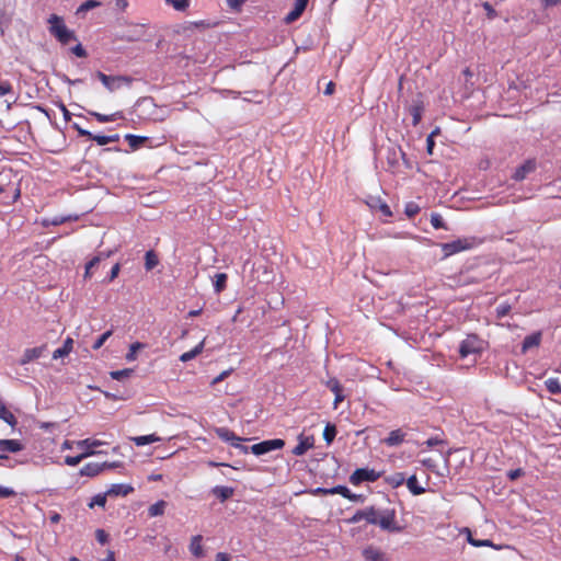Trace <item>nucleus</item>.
Returning a JSON list of instances; mask_svg holds the SVG:
<instances>
[{
  "label": "nucleus",
  "mask_w": 561,
  "mask_h": 561,
  "mask_svg": "<svg viewBox=\"0 0 561 561\" xmlns=\"http://www.w3.org/2000/svg\"><path fill=\"white\" fill-rule=\"evenodd\" d=\"M363 517L369 524L378 525L383 530L399 531L396 525V514L393 510H375L373 507L363 511Z\"/></svg>",
  "instance_id": "nucleus-1"
},
{
  "label": "nucleus",
  "mask_w": 561,
  "mask_h": 561,
  "mask_svg": "<svg viewBox=\"0 0 561 561\" xmlns=\"http://www.w3.org/2000/svg\"><path fill=\"white\" fill-rule=\"evenodd\" d=\"M483 243V239L478 237H463L458 238L451 242H446L440 244L442 252L444 257L451 256L462 251H468L474 249Z\"/></svg>",
  "instance_id": "nucleus-2"
},
{
  "label": "nucleus",
  "mask_w": 561,
  "mask_h": 561,
  "mask_svg": "<svg viewBox=\"0 0 561 561\" xmlns=\"http://www.w3.org/2000/svg\"><path fill=\"white\" fill-rule=\"evenodd\" d=\"M48 23L50 34L62 45H66L71 41H77L75 32L66 26L62 18L51 14L48 19Z\"/></svg>",
  "instance_id": "nucleus-3"
},
{
  "label": "nucleus",
  "mask_w": 561,
  "mask_h": 561,
  "mask_svg": "<svg viewBox=\"0 0 561 561\" xmlns=\"http://www.w3.org/2000/svg\"><path fill=\"white\" fill-rule=\"evenodd\" d=\"M380 478V473L369 468L356 469L350 477V482L353 485H358L362 482H374Z\"/></svg>",
  "instance_id": "nucleus-4"
},
{
  "label": "nucleus",
  "mask_w": 561,
  "mask_h": 561,
  "mask_svg": "<svg viewBox=\"0 0 561 561\" xmlns=\"http://www.w3.org/2000/svg\"><path fill=\"white\" fill-rule=\"evenodd\" d=\"M284 445H285V442L283 439L275 438V439L264 440L259 444H254L253 446H251L250 449L254 455L261 456V455L267 454L272 450L280 449L284 447Z\"/></svg>",
  "instance_id": "nucleus-5"
},
{
  "label": "nucleus",
  "mask_w": 561,
  "mask_h": 561,
  "mask_svg": "<svg viewBox=\"0 0 561 561\" xmlns=\"http://www.w3.org/2000/svg\"><path fill=\"white\" fill-rule=\"evenodd\" d=\"M23 445L18 439H0V459L8 458L5 453H19Z\"/></svg>",
  "instance_id": "nucleus-6"
},
{
  "label": "nucleus",
  "mask_w": 561,
  "mask_h": 561,
  "mask_svg": "<svg viewBox=\"0 0 561 561\" xmlns=\"http://www.w3.org/2000/svg\"><path fill=\"white\" fill-rule=\"evenodd\" d=\"M96 77L102 81V83L110 90L113 91L117 87H119L121 82L129 83V79L126 77H111L105 73L98 71Z\"/></svg>",
  "instance_id": "nucleus-7"
},
{
  "label": "nucleus",
  "mask_w": 561,
  "mask_h": 561,
  "mask_svg": "<svg viewBox=\"0 0 561 561\" xmlns=\"http://www.w3.org/2000/svg\"><path fill=\"white\" fill-rule=\"evenodd\" d=\"M438 453H439L440 456H443L444 461H445V469L444 470H438L437 467H436L435 461L432 458H423L421 460V462H422V465L424 467H426L427 469L432 470L437 476L445 477L448 473V466L447 465H448L449 451L444 455V453L439 449Z\"/></svg>",
  "instance_id": "nucleus-8"
},
{
  "label": "nucleus",
  "mask_w": 561,
  "mask_h": 561,
  "mask_svg": "<svg viewBox=\"0 0 561 561\" xmlns=\"http://www.w3.org/2000/svg\"><path fill=\"white\" fill-rule=\"evenodd\" d=\"M483 341L477 335H468L461 343L459 351H483Z\"/></svg>",
  "instance_id": "nucleus-9"
},
{
  "label": "nucleus",
  "mask_w": 561,
  "mask_h": 561,
  "mask_svg": "<svg viewBox=\"0 0 561 561\" xmlns=\"http://www.w3.org/2000/svg\"><path fill=\"white\" fill-rule=\"evenodd\" d=\"M312 447H313V437L299 435L298 445L293 449V454L296 456H302Z\"/></svg>",
  "instance_id": "nucleus-10"
},
{
  "label": "nucleus",
  "mask_w": 561,
  "mask_h": 561,
  "mask_svg": "<svg viewBox=\"0 0 561 561\" xmlns=\"http://www.w3.org/2000/svg\"><path fill=\"white\" fill-rule=\"evenodd\" d=\"M365 561H388L383 551L375 547H367L363 551Z\"/></svg>",
  "instance_id": "nucleus-11"
},
{
  "label": "nucleus",
  "mask_w": 561,
  "mask_h": 561,
  "mask_svg": "<svg viewBox=\"0 0 561 561\" xmlns=\"http://www.w3.org/2000/svg\"><path fill=\"white\" fill-rule=\"evenodd\" d=\"M536 169V162L534 160H527L519 168L516 169L513 179L516 181H522L526 178V175Z\"/></svg>",
  "instance_id": "nucleus-12"
},
{
  "label": "nucleus",
  "mask_w": 561,
  "mask_h": 561,
  "mask_svg": "<svg viewBox=\"0 0 561 561\" xmlns=\"http://www.w3.org/2000/svg\"><path fill=\"white\" fill-rule=\"evenodd\" d=\"M405 438V433L402 430H393L389 433L388 437H386L382 443H385L389 447L399 446L403 443Z\"/></svg>",
  "instance_id": "nucleus-13"
},
{
  "label": "nucleus",
  "mask_w": 561,
  "mask_h": 561,
  "mask_svg": "<svg viewBox=\"0 0 561 561\" xmlns=\"http://www.w3.org/2000/svg\"><path fill=\"white\" fill-rule=\"evenodd\" d=\"M476 354L477 353H459V355L455 359V364L459 368H468L476 364V362H477Z\"/></svg>",
  "instance_id": "nucleus-14"
},
{
  "label": "nucleus",
  "mask_w": 561,
  "mask_h": 561,
  "mask_svg": "<svg viewBox=\"0 0 561 561\" xmlns=\"http://www.w3.org/2000/svg\"><path fill=\"white\" fill-rule=\"evenodd\" d=\"M542 334L540 331L534 332L527 335L523 341L522 351H528L529 348H535L540 345Z\"/></svg>",
  "instance_id": "nucleus-15"
},
{
  "label": "nucleus",
  "mask_w": 561,
  "mask_h": 561,
  "mask_svg": "<svg viewBox=\"0 0 561 561\" xmlns=\"http://www.w3.org/2000/svg\"><path fill=\"white\" fill-rule=\"evenodd\" d=\"M190 552L197 559H201L204 557V549L202 545V536L196 535L192 537L190 546H188Z\"/></svg>",
  "instance_id": "nucleus-16"
},
{
  "label": "nucleus",
  "mask_w": 561,
  "mask_h": 561,
  "mask_svg": "<svg viewBox=\"0 0 561 561\" xmlns=\"http://www.w3.org/2000/svg\"><path fill=\"white\" fill-rule=\"evenodd\" d=\"M327 386L335 394L334 408H336L337 404L344 400V396L342 393V387H341L340 382L337 381V379H335V378L328 380Z\"/></svg>",
  "instance_id": "nucleus-17"
},
{
  "label": "nucleus",
  "mask_w": 561,
  "mask_h": 561,
  "mask_svg": "<svg viewBox=\"0 0 561 561\" xmlns=\"http://www.w3.org/2000/svg\"><path fill=\"white\" fill-rule=\"evenodd\" d=\"M102 470H103V465H100V463H98V462H89V463H85V465L80 469V474H81V476H87V477H95V476H98Z\"/></svg>",
  "instance_id": "nucleus-18"
},
{
  "label": "nucleus",
  "mask_w": 561,
  "mask_h": 561,
  "mask_svg": "<svg viewBox=\"0 0 561 561\" xmlns=\"http://www.w3.org/2000/svg\"><path fill=\"white\" fill-rule=\"evenodd\" d=\"M96 454H100V451L98 450H92V449H89L87 451H83L81 455H78V456H66L65 457V463L68 465V466H77L78 463L81 462L82 459L89 457V456H92V455H96Z\"/></svg>",
  "instance_id": "nucleus-19"
},
{
  "label": "nucleus",
  "mask_w": 561,
  "mask_h": 561,
  "mask_svg": "<svg viewBox=\"0 0 561 561\" xmlns=\"http://www.w3.org/2000/svg\"><path fill=\"white\" fill-rule=\"evenodd\" d=\"M0 419L12 427H14L18 423L14 414L5 407L2 401H0Z\"/></svg>",
  "instance_id": "nucleus-20"
},
{
  "label": "nucleus",
  "mask_w": 561,
  "mask_h": 561,
  "mask_svg": "<svg viewBox=\"0 0 561 561\" xmlns=\"http://www.w3.org/2000/svg\"><path fill=\"white\" fill-rule=\"evenodd\" d=\"M160 263L159 255L153 251L149 250L145 254V268L147 271H152Z\"/></svg>",
  "instance_id": "nucleus-21"
},
{
  "label": "nucleus",
  "mask_w": 561,
  "mask_h": 561,
  "mask_svg": "<svg viewBox=\"0 0 561 561\" xmlns=\"http://www.w3.org/2000/svg\"><path fill=\"white\" fill-rule=\"evenodd\" d=\"M216 434L219 438H221L225 442L236 443V442H242L243 439L236 436L233 432L226 427H219L216 428Z\"/></svg>",
  "instance_id": "nucleus-22"
},
{
  "label": "nucleus",
  "mask_w": 561,
  "mask_h": 561,
  "mask_svg": "<svg viewBox=\"0 0 561 561\" xmlns=\"http://www.w3.org/2000/svg\"><path fill=\"white\" fill-rule=\"evenodd\" d=\"M407 486L414 495H421L425 492V488L419 484L417 478L414 474L407 480Z\"/></svg>",
  "instance_id": "nucleus-23"
},
{
  "label": "nucleus",
  "mask_w": 561,
  "mask_h": 561,
  "mask_svg": "<svg viewBox=\"0 0 561 561\" xmlns=\"http://www.w3.org/2000/svg\"><path fill=\"white\" fill-rule=\"evenodd\" d=\"M108 256V253H99L95 255L87 265H85V273L84 277H90L92 274V270L98 266L102 260L106 259Z\"/></svg>",
  "instance_id": "nucleus-24"
},
{
  "label": "nucleus",
  "mask_w": 561,
  "mask_h": 561,
  "mask_svg": "<svg viewBox=\"0 0 561 561\" xmlns=\"http://www.w3.org/2000/svg\"><path fill=\"white\" fill-rule=\"evenodd\" d=\"M228 276L226 273H217L214 279V289L217 294L221 293L227 287Z\"/></svg>",
  "instance_id": "nucleus-25"
},
{
  "label": "nucleus",
  "mask_w": 561,
  "mask_h": 561,
  "mask_svg": "<svg viewBox=\"0 0 561 561\" xmlns=\"http://www.w3.org/2000/svg\"><path fill=\"white\" fill-rule=\"evenodd\" d=\"M90 139H93L96 141L99 146H105L111 142H116L119 139V136L117 134L111 135V136H103V135H93Z\"/></svg>",
  "instance_id": "nucleus-26"
},
{
  "label": "nucleus",
  "mask_w": 561,
  "mask_h": 561,
  "mask_svg": "<svg viewBox=\"0 0 561 561\" xmlns=\"http://www.w3.org/2000/svg\"><path fill=\"white\" fill-rule=\"evenodd\" d=\"M233 489L230 486H216L213 490V493L220 499L221 501H225L233 495Z\"/></svg>",
  "instance_id": "nucleus-27"
},
{
  "label": "nucleus",
  "mask_w": 561,
  "mask_h": 561,
  "mask_svg": "<svg viewBox=\"0 0 561 561\" xmlns=\"http://www.w3.org/2000/svg\"><path fill=\"white\" fill-rule=\"evenodd\" d=\"M165 506H167L165 501H162V500L158 501L157 503L149 506L148 514L151 517L160 516L164 513Z\"/></svg>",
  "instance_id": "nucleus-28"
},
{
  "label": "nucleus",
  "mask_w": 561,
  "mask_h": 561,
  "mask_svg": "<svg viewBox=\"0 0 561 561\" xmlns=\"http://www.w3.org/2000/svg\"><path fill=\"white\" fill-rule=\"evenodd\" d=\"M412 116L413 126H417L422 119L423 106L421 104H414L409 108Z\"/></svg>",
  "instance_id": "nucleus-29"
},
{
  "label": "nucleus",
  "mask_w": 561,
  "mask_h": 561,
  "mask_svg": "<svg viewBox=\"0 0 561 561\" xmlns=\"http://www.w3.org/2000/svg\"><path fill=\"white\" fill-rule=\"evenodd\" d=\"M104 444H105V442H102L100 439H92V438H87V439L77 442V446H87V450H89V449L95 450V448H98Z\"/></svg>",
  "instance_id": "nucleus-30"
},
{
  "label": "nucleus",
  "mask_w": 561,
  "mask_h": 561,
  "mask_svg": "<svg viewBox=\"0 0 561 561\" xmlns=\"http://www.w3.org/2000/svg\"><path fill=\"white\" fill-rule=\"evenodd\" d=\"M443 444H444V442L442 439H439L438 437L430 438L421 445L422 448H421L420 454H424L427 451L428 448L442 446Z\"/></svg>",
  "instance_id": "nucleus-31"
},
{
  "label": "nucleus",
  "mask_w": 561,
  "mask_h": 561,
  "mask_svg": "<svg viewBox=\"0 0 561 561\" xmlns=\"http://www.w3.org/2000/svg\"><path fill=\"white\" fill-rule=\"evenodd\" d=\"M176 11H185L190 5V0H165Z\"/></svg>",
  "instance_id": "nucleus-32"
},
{
  "label": "nucleus",
  "mask_w": 561,
  "mask_h": 561,
  "mask_svg": "<svg viewBox=\"0 0 561 561\" xmlns=\"http://www.w3.org/2000/svg\"><path fill=\"white\" fill-rule=\"evenodd\" d=\"M371 207L378 209L386 217L392 216V211H391L390 207L388 206V204L380 199H378L376 202V204L371 205Z\"/></svg>",
  "instance_id": "nucleus-33"
},
{
  "label": "nucleus",
  "mask_w": 561,
  "mask_h": 561,
  "mask_svg": "<svg viewBox=\"0 0 561 561\" xmlns=\"http://www.w3.org/2000/svg\"><path fill=\"white\" fill-rule=\"evenodd\" d=\"M546 387L550 393H561V385L558 379L550 378L546 380Z\"/></svg>",
  "instance_id": "nucleus-34"
},
{
  "label": "nucleus",
  "mask_w": 561,
  "mask_h": 561,
  "mask_svg": "<svg viewBox=\"0 0 561 561\" xmlns=\"http://www.w3.org/2000/svg\"><path fill=\"white\" fill-rule=\"evenodd\" d=\"M101 5V2L100 1H96V0H87L84 1L79 8H78V11L77 13H82V12H87L91 9H94L96 7H100Z\"/></svg>",
  "instance_id": "nucleus-35"
},
{
  "label": "nucleus",
  "mask_w": 561,
  "mask_h": 561,
  "mask_svg": "<svg viewBox=\"0 0 561 561\" xmlns=\"http://www.w3.org/2000/svg\"><path fill=\"white\" fill-rule=\"evenodd\" d=\"M511 310H512V306L507 302H503L496 307V310H495L496 317L499 319H502V318L506 317Z\"/></svg>",
  "instance_id": "nucleus-36"
},
{
  "label": "nucleus",
  "mask_w": 561,
  "mask_h": 561,
  "mask_svg": "<svg viewBox=\"0 0 561 561\" xmlns=\"http://www.w3.org/2000/svg\"><path fill=\"white\" fill-rule=\"evenodd\" d=\"M336 435V430L334 425L328 424L323 432V437L328 444H330Z\"/></svg>",
  "instance_id": "nucleus-37"
},
{
  "label": "nucleus",
  "mask_w": 561,
  "mask_h": 561,
  "mask_svg": "<svg viewBox=\"0 0 561 561\" xmlns=\"http://www.w3.org/2000/svg\"><path fill=\"white\" fill-rule=\"evenodd\" d=\"M90 114L94 116L100 123L114 122L117 116V114L104 115L98 112H90Z\"/></svg>",
  "instance_id": "nucleus-38"
},
{
  "label": "nucleus",
  "mask_w": 561,
  "mask_h": 561,
  "mask_svg": "<svg viewBox=\"0 0 561 561\" xmlns=\"http://www.w3.org/2000/svg\"><path fill=\"white\" fill-rule=\"evenodd\" d=\"M112 334L111 331H106L104 332L103 334H101L92 344V348L94 351L101 348L104 344V342L110 337V335Z\"/></svg>",
  "instance_id": "nucleus-39"
},
{
  "label": "nucleus",
  "mask_w": 561,
  "mask_h": 561,
  "mask_svg": "<svg viewBox=\"0 0 561 561\" xmlns=\"http://www.w3.org/2000/svg\"><path fill=\"white\" fill-rule=\"evenodd\" d=\"M133 371V369L126 368L122 370H113L110 373V375L113 379L122 380L123 378L130 376Z\"/></svg>",
  "instance_id": "nucleus-40"
},
{
  "label": "nucleus",
  "mask_w": 561,
  "mask_h": 561,
  "mask_svg": "<svg viewBox=\"0 0 561 561\" xmlns=\"http://www.w3.org/2000/svg\"><path fill=\"white\" fill-rule=\"evenodd\" d=\"M108 494H96L95 496H93V499H92L91 503L89 504V506L91 508L94 507L95 505L104 507L105 503H106V496Z\"/></svg>",
  "instance_id": "nucleus-41"
},
{
  "label": "nucleus",
  "mask_w": 561,
  "mask_h": 561,
  "mask_svg": "<svg viewBox=\"0 0 561 561\" xmlns=\"http://www.w3.org/2000/svg\"><path fill=\"white\" fill-rule=\"evenodd\" d=\"M128 488L125 486V485H122V484H116V485H113L107 494L108 495H112V494H115V495H118V494H123V495H126L128 493Z\"/></svg>",
  "instance_id": "nucleus-42"
},
{
  "label": "nucleus",
  "mask_w": 561,
  "mask_h": 561,
  "mask_svg": "<svg viewBox=\"0 0 561 561\" xmlns=\"http://www.w3.org/2000/svg\"><path fill=\"white\" fill-rule=\"evenodd\" d=\"M431 224L435 229H445V224L443 221V218L438 214H433L431 217Z\"/></svg>",
  "instance_id": "nucleus-43"
},
{
  "label": "nucleus",
  "mask_w": 561,
  "mask_h": 561,
  "mask_svg": "<svg viewBox=\"0 0 561 561\" xmlns=\"http://www.w3.org/2000/svg\"><path fill=\"white\" fill-rule=\"evenodd\" d=\"M126 140H128L129 146L136 150L140 148V136L138 135H126Z\"/></svg>",
  "instance_id": "nucleus-44"
},
{
  "label": "nucleus",
  "mask_w": 561,
  "mask_h": 561,
  "mask_svg": "<svg viewBox=\"0 0 561 561\" xmlns=\"http://www.w3.org/2000/svg\"><path fill=\"white\" fill-rule=\"evenodd\" d=\"M95 538L101 545H105L108 541V534L103 529L95 531Z\"/></svg>",
  "instance_id": "nucleus-45"
},
{
  "label": "nucleus",
  "mask_w": 561,
  "mask_h": 561,
  "mask_svg": "<svg viewBox=\"0 0 561 561\" xmlns=\"http://www.w3.org/2000/svg\"><path fill=\"white\" fill-rule=\"evenodd\" d=\"M162 440H163V438H161L160 436H157L156 434L142 435V446L147 445V444L154 443V442H162Z\"/></svg>",
  "instance_id": "nucleus-46"
},
{
  "label": "nucleus",
  "mask_w": 561,
  "mask_h": 561,
  "mask_svg": "<svg viewBox=\"0 0 561 561\" xmlns=\"http://www.w3.org/2000/svg\"><path fill=\"white\" fill-rule=\"evenodd\" d=\"M302 14L301 11L297 10V9H293L285 18V21L287 23H291L294 21H296L300 15Z\"/></svg>",
  "instance_id": "nucleus-47"
},
{
  "label": "nucleus",
  "mask_w": 561,
  "mask_h": 561,
  "mask_svg": "<svg viewBox=\"0 0 561 561\" xmlns=\"http://www.w3.org/2000/svg\"><path fill=\"white\" fill-rule=\"evenodd\" d=\"M419 210H420L419 206L413 203L408 204L405 207V214L410 218L414 217L419 213Z\"/></svg>",
  "instance_id": "nucleus-48"
},
{
  "label": "nucleus",
  "mask_w": 561,
  "mask_h": 561,
  "mask_svg": "<svg viewBox=\"0 0 561 561\" xmlns=\"http://www.w3.org/2000/svg\"><path fill=\"white\" fill-rule=\"evenodd\" d=\"M15 495V491L13 489L0 485V497L7 499Z\"/></svg>",
  "instance_id": "nucleus-49"
},
{
  "label": "nucleus",
  "mask_w": 561,
  "mask_h": 561,
  "mask_svg": "<svg viewBox=\"0 0 561 561\" xmlns=\"http://www.w3.org/2000/svg\"><path fill=\"white\" fill-rule=\"evenodd\" d=\"M231 373V369H228V370H224L221 374H219L217 377H215L210 385L211 386H215L217 385L218 382L222 381L224 379H226Z\"/></svg>",
  "instance_id": "nucleus-50"
},
{
  "label": "nucleus",
  "mask_w": 561,
  "mask_h": 561,
  "mask_svg": "<svg viewBox=\"0 0 561 561\" xmlns=\"http://www.w3.org/2000/svg\"><path fill=\"white\" fill-rule=\"evenodd\" d=\"M245 1L247 0H227V3L231 9L239 11Z\"/></svg>",
  "instance_id": "nucleus-51"
},
{
  "label": "nucleus",
  "mask_w": 561,
  "mask_h": 561,
  "mask_svg": "<svg viewBox=\"0 0 561 561\" xmlns=\"http://www.w3.org/2000/svg\"><path fill=\"white\" fill-rule=\"evenodd\" d=\"M72 53L77 56V57H80V58H84L87 57V51L85 49L82 47L81 44H78L77 46H75L72 49Z\"/></svg>",
  "instance_id": "nucleus-52"
},
{
  "label": "nucleus",
  "mask_w": 561,
  "mask_h": 561,
  "mask_svg": "<svg viewBox=\"0 0 561 561\" xmlns=\"http://www.w3.org/2000/svg\"><path fill=\"white\" fill-rule=\"evenodd\" d=\"M483 9L486 11L489 19H494L496 16V11L489 2L483 3Z\"/></svg>",
  "instance_id": "nucleus-53"
},
{
  "label": "nucleus",
  "mask_w": 561,
  "mask_h": 561,
  "mask_svg": "<svg viewBox=\"0 0 561 561\" xmlns=\"http://www.w3.org/2000/svg\"><path fill=\"white\" fill-rule=\"evenodd\" d=\"M73 340L71 337H67L61 347H58L56 351H72Z\"/></svg>",
  "instance_id": "nucleus-54"
},
{
  "label": "nucleus",
  "mask_w": 561,
  "mask_h": 561,
  "mask_svg": "<svg viewBox=\"0 0 561 561\" xmlns=\"http://www.w3.org/2000/svg\"><path fill=\"white\" fill-rule=\"evenodd\" d=\"M39 354L41 353H36V352H33V353H26L25 356L21 359V364H26L33 359H36L39 357Z\"/></svg>",
  "instance_id": "nucleus-55"
},
{
  "label": "nucleus",
  "mask_w": 561,
  "mask_h": 561,
  "mask_svg": "<svg viewBox=\"0 0 561 561\" xmlns=\"http://www.w3.org/2000/svg\"><path fill=\"white\" fill-rule=\"evenodd\" d=\"M11 91H12V87L10 83H8V82L0 83V96H3L7 93H10Z\"/></svg>",
  "instance_id": "nucleus-56"
},
{
  "label": "nucleus",
  "mask_w": 561,
  "mask_h": 561,
  "mask_svg": "<svg viewBox=\"0 0 561 561\" xmlns=\"http://www.w3.org/2000/svg\"><path fill=\"white\" fill-rule=\"evenodd\" d=\"M434 147H435L434 138H432V136H427V138H426V151H427L428 154H433Z\"/></svg>",
  "instance_id": "nucleus-57"
},
{
  "label": "nucleus",
  "mask_w": 561,
  "mask_h": 561,
  "mask_svg": "<svg viewBox=\"0 0 561 561\" xmlns=\"http://www.w3.org/2000/svg\"><path fill=\"white\" fill-rule=\"evenodd\" d=\"M309 0H295V9L304 12Z\"/></svg>",
  "instance_id": "nucleus-58"
},
{
  "label": "nucleus",
  "mask_w": 561,
  "mask_h": 561,
  "mask_svg": "<svg viewBox=\"0 0 561 561\" xmlns=\"http://www.w3.org/2000/svg\"><path fill=\"white\" fill-rule=\"evenodd\" d=\"M59 108L61 110L62 112V115H64V118L66 122H69L71 119V113L67 110V107L65 106V104L60 103L59 104Z\"/></svg>",
  "instance_id": "nucleus-59"
},
{
  "label": "nucleus",
  "mask_w": 561,
  "mask_h": 561,
  "mask_svg": "<svg viewBox=\"0 0 561 561\" xmlns=\"http://www.w3.org/2000/svg\"><path fill=\"white\" fill-rule=\"evenodd\" d=\"M73 127L79 133L80 136H85L88 138L92 137V134L89 130H85V129L79 127L77 124H75Z\"/></svg>",
  "instance_id": "nucleus-60"
},
{
  "label": "nucleus",
  "mask_w": 561,
  "mask_h": 561,
  "mask_svg": "<svg viewBox=\"0 0 561 561\" xmlns=\"http://www.w3.org/2000/svg\"><path fill=\"white\" fill-rule=\"evenodd\" d=\"M118 272H119V264L116 263L113 265L112 270H111V275H110V278L108 280H113L117 275H118Z\"/></svg>",
  "instance_id": "nucleus-61"
},
{
  "label": "nucleus",
  "mask_w": 561,
  "mask_h": 561,
  "mask_svg": "<svg viewBox=\"0 0 561 561\" xmlns=\"http://www.w3.org/2000/svg\"><path fill=\"white\" fill-rule=\"evenodd\" d=\"M334 91H335V84H334V82L330 81L324 89V94L331 95L334 93Z\"/></svg>",
  "instance_id": "nucleus-62"
},
{
  "label": "nucleus",
  "mask_w": 561,
  "mask_h": 561,
  "mask_svg": "<svg viewBox=\"0 0 561 561\" xmlns=\"http://www.w3.org/2000/svg\"><path fill=\"white\" fill-rule=\"evenodd\" d=\"M195 355H196V353H183L182 356L180 357V359L182 362H188V360L193 359Z\"/></svg>",
  "instance_id": "nucleus-63"
},
{
  "label": "nucleus",
  "mask_w": 561,
  "mask_h": 561,
  "mask_svg": "<svg viewBox=\"0 0 561 561\" xmlns=\"http://www.w3.org/2000/svg\"><path fill=\"white\" fill-rule=\"evenodd\" d=\"M216 561H230L229 557L226 553H218L216 556Z\"/></svg>",
  "instance_id": "nucleus-64"
}]
</instances>
